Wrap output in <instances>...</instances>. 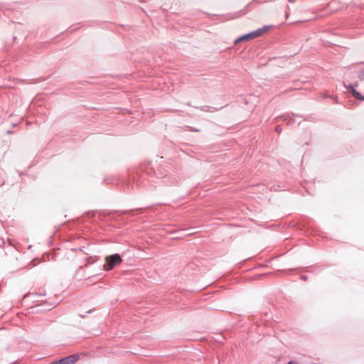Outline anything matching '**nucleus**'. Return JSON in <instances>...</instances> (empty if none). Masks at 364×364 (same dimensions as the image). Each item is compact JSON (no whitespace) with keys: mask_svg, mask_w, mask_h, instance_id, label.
<instances>
[{"mask_svg":"<svg viewBox=\"0 0 364 364\" xmlns=\"http://www.w3.org/2000/svg\"><path fill=\"white\" fill-rule=\"evenodd\" d=\"M270 28V26H264L262 28H259L255 31H251L247 34H245L238 38H237L235 41V43L237 44L241 41H249L252 39H255L260 36H262L263 33L267 32Z\"/></svg>","mask_w":364,"mask_h":364,"instance_id":"nucleus-1","label":"nucleus"},{"mask_svg":"<svg viewBox=\"0 0 364 364\" xmlns=\"http://www.w3.org/2000/svg\"><path fill=\"white\" fill-rule=\"evenodd\" d=\"M122 259L119 254L114 253L105 257V263L104 264V269L105 271H110L115 267L121 264Z\"/></svg>","mask_w":364,"mask_h":364,"instance_id":"nucleus-2","label":"nucleus"},{"mask_svg":"<svg viewBox=\"0 0 364 364\" xmlns=\"http://www.w3.org/2000/svg\"><path fill=\"white\" fill-rule=\"evenodd\" d=\"M77 354H72L68 356L63 357L60 360H55L49 364H75L79 359Z\"/></svg>","mask_w":364,"mask_h":364,"instance_id":"nucleus-3","label":"nucleus"},{"mask_svg":"<svg viewBox=\"0 0 364 364\" xmlns=\"http://www.w3.org/2000/svg\"><path fill=\"white\" fill-rule=\"evenodd\" d=\"M295 117H300V118L303 117L302 115H295L294 116L293 114H283V115L276 117L275 119L277 121H278V120L287 121V125L291 126L296 122V119L294 118Z\"/></svg>","mask_w":364,"mask_h":364,"instance_id":"nucleus-4","label":"nucleus"},{"mask_svg":"<svg viewBox=\"0 0 364 364\" xmlns=\"http://www.w3.org/2000/svg\"><path fill=\"white\" fill-rule=\"evenodd\" d=\"M350 93L352 94L354 98L364 101V97L358 91H357L355 88H352Z\"/></svg>","mask_w":364,"mask_h":364,"instance_id":"nucleus-5","label":"nucleus"},{"mask_svg":"<svg viewBox=\"0 0 364 364\" xmlns=\"http://www.w3.org/2000/svg\"><path fill=\"white\" fill-rule=\"evenodd\" d=\"M350 93L352 94L354 98L364 101V97L358 91H357L355 88H352Z\"/></svg>","mask_w":364,"mask_h":364,"instance_id":"nucleus-6","label":"nucleus"},{"mask_svg":"<svg viewBox=\"0 0 364 364\" xmlns=\"http://www.w3.org/2000/svg\"><path fill=\"white\" fill-rule=\"evenodd\" d=\"M350 93L352 94L354 98L364 101V97L358 91H357L355 88H352Z\"/></svg>","mask_w":364,"mask_h":364,"instance_id":"nucleus-7","label":"nucleus"},{"mask_svg":"<svg viewBox=\"0 0 364 364\" xmlns=\"http://www.w3.org/2000/svg\"><path fill=\"white\" fill-rule=\"evenodd\" d=\"M358 85V83H355L353 85L350 84L349 85H344V86L348 89V90L350 92L352 88H355Z\"/></svg>","mask_w":364,"mask_h":364,"instance_id":"nucleus-8","label":"nucleus"},{"mask_svg":"<svg viewBox=\"0 0 364 364\" xmlns=\"http://www.w3.org/2000/svg\"><path fill=\"white\" fill-rule=\"evenodd\" d=\"M358 78L360 80H364V68L360 72Z\"/></svg>","mask_w":364,"mask_h":364,"instance_id":"nucleus-9","label":"nucleus"},{"mask_svg":"<svg viewBox=\"0 0 364 364\" xmlns=\"http://www.w3.org/2000/svg\"><path fill=\"white\" fill-rule=\"evenodd\" d=\"M86 261L88 264H93L95 262V260L93 259L92 257H87Z\"/></svg>","mask_w":364,"mask_h":364,"instance_id":"nucleus-10","label":"nucleus"},{"mask_svg":"<svg viewBox=\"0 0 364 364\" xmlns=\"http://www.w3.org/2000/svg\"><path fill=\"white\" fill-rule=\"evenodd\" d=\"M282 131V128L281 127V125H277L275 128V132L278 134H280Z\"/></svg>","mask_w":364,"mask_h":364,"instance_id":"nucleus-11","label":"nucleus"},{"mask_svg":"<svg viewBox=\"0 0 364 364\" xmlns=\"http://www.w3.org/2000/svg\"><path fill=\"white\" fill-rule=\"evenodd\" d=\"M133 211V210H124V211H122V214H128V213H130Z\"/></svg>","mask_w":364,"mask_h":364,"instance_id":"nucleus-12","label":"nucleus"},{"mask_svg":"<svg viewBox=\"0 0 364 364\" xmlns=\"http://www.w3.org/2000/svg\"><path fill=\"white\" fill-rule=\"evenodd\" d=\"M205 107H206L205 106V107H201L200 109L201 110H203V111H205V112H211V111H210V110H209V109H205Z\"/></svg>","mask_w":364,"mask_h":364,"instance_id":"nucleus-13","label":"nucleus"},{"mask_svg":"<svg viewBox=\"0 0 364 364\" xmlns=\"http://www.w3.org/2000/svg\"><path fill=\"white\" fill-rule=\"evenodd\" d=\"M4 244V241L3 239L0 238V247Z\"/></svg>","mask_w":364,"mask_h":364,"instance_id":"nucleus-14","label":"nucleus"},{"mask_svg":"<svg viewBox=\"0 0 364 364\" xmlns=\"http://www.w3.org/2000/svg\"><path fill=\"white\" fill-rule=\"evenodd\" d=\"M301 279H303V280H306L307 279V276L301 275Z\"/></svg>","mask_w":364,"mask_h":364,"instance_id":"nucleus-15","label":"nucleus"},{"mask_svg":"<svg viewBox=\"0 0 364 364\" xmlns=\"http://www.w3.org/2000/svg\"><path fill=\"white\" fill-rule=\"evenodd\" d=\"M287 364H298V363L296 362H295L294 360H291V361L288 362Z\"/></svg>","mask_w":364,"mask_h":364,"instance_id":"nucleus-16","label":"nucleus"},{"mask_svg":"<svg viewBox=\"0 0 364 364\" xmlns=\"http://www.w3.org/2000/svg\"><path fill=\"white\" fill-rule=\"evenodd\" d=\"M259 0H252V2H250L249 4L247 5V7L250 5L252 2H259Z\"/></svg>","mask_w":364,"mask_h":364,"instance_id":"nucleus-17","label":"nucleus"},{"mask_svg":"<svg viewBox=\"0 0 364 364\" xmlns=\"http://www.w3.org/2000/svg\"><path fill=\"white\" fill-rule=\"evenodd\" d=\"M288 1H289V3H294V2L295 1V0H288Z\"/></svg>","mask_w":364,"mask_h":364,"instance_id":"nucleus-18","label":"nucleus"},{"mask_svg":"<svg viewBox=\"0 0 364 364\" xmlns=\"http://www.w3.org/2000/svg\"><path fill=\"white\" fill-rule=\"evenodd\" d=\"M11 131H7V134H11Z\"/></svg>","mask_w":364,"mask_h":364,"instance_id":"nucleus-19","label":"nucleus"}]
</instances>
